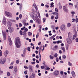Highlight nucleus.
Instances as JSON below:
<instances>
[{
	"label": "nucleus",
	"mask_w": 78,
	"mask_h": 78,
	"mask_svg": "<svg viewBox=\"0 0 78 78\" xmlns=\"http://www.w3.org/2000/svg\"><path fill=\"white\" fill-rule=\"evenodd\" d=\"M16 41L15 42V44L16 45V48H19L20 46H22V44H21V42L20 40V38L19 37H17L16 38Z\"/></svg>",
	"instance_id": "nucleus-1"
},
{
	"label": "nucleus",
	"mask_w": 78,
	"mask_h": 78,
	"mask_svg": "<svg viewBox=\"0 0 78 78\" xmlns=\"http://www.w3.org/2000/svg\"><path fill=\"white\" fill-rule=\"evenodd\" d=\"M5 14L7 15L8 17H12V15L10 12L5 11Z\"/></svg>",
	"instance_id": "nucleus-2"
},
{
	"label": "nucleus",
	"mask_w": 78,
	"mask_h": 78,
	"mask_svg": "<svg viewBox=\"0 0 78 78\" xmlns=\"http://www.w3.org/2000/svg\"><path fill=\"white\" fill-rule=\"evenodd\" d=\"M60 29L62 31H65L66 30V26L64 24H62L60 27Z\"/></svg>",
	"instance_id": "nucleus-3"
},
{
	"label": "nucleus",
	"mask_w": 78,
	"mask_h": 78,
	"mask_svg": "<svg viewBox=\"0 0 78 78\" xmlns=\"http://www.w3.org/2000/svg\"><path fill=\"white\" fill-rule=\"evenodd\" d=\"M28 69L30 72H33V66L31 65H29L28 67Z\"/></svg>",
	"instance_id": "nucleus-4"
},
{
	"label": "nucleus",
	"mask_w": 78,
	"mask_h": 78,
	"mask_svg": "<svg viewBox=\"0 0 78 78\" xmlns=\"http://www.w3.org/2000/svg\"><path fill=\"white\" fill-rule=\"evenodd\" d=\"M11 25H12V23H11V22L8 21L7 22V27L8 28H11Z\"/></svg>",
	"instance_id": "nucleus-5"
},
{
	"label": "nucleus",
	"mask_w": 78,
	"mask_h": 78,
	"mask_svg": "<svg viewBox=\"0 0 78 78\" xmlns=\"http://www.w3.org/2000/svg\"><path fill=\"white\" fill-rule=\"evenodd\" d=\"M63 9L66 12H68L69 10L67 8H66L65 6H64L63 7Z\"/></svg>",
	"instance_id": "nucleus-6"
},
{
	"label": "nucleus",
	"mask_w": 78,
	"mask_h": 78,
	"mask_svg": "<svg viewBox=\"0 0 78 78\" xmlns=\"http://www.w3.org/2000/svg\"><path fill=\"white\" fill-rule=\"evenodd\" d=\"M66 40L68 44H72V41L70 38H67Z\"/></svg>",
	"instance_id": "nucleus-7"
},
{
	"label": "nucleus",
	"mask_w": 78,
	"mask_h": 78,
	"mask_svg": "<svg viewBox=\"0 0 78 78\" xmlns=\"http://www.w3.org/2000/svg\"><path fill=\"white\" fill-rule=\"evenodd\" d=\"M54 75L55 76H58L59 75V71L56 70L54 72Z\"/></svg>",
	"instance_id": "nucleus-8"
},
{
	"label": "nucleus",
	"mask_w": 78,
	"mask_h": 78,
	"mask_svg": "<svg viewBox=\"0 0 78 78\" xmlns=\"http://www.w3.org/2000/svg\"><path fill=\"white\" fill-rule=\"evenodd\" d=\"M2 24L4 25H6V20L5 18H3L2 21Z\"/></svg>",
	"instance_id": "nucleus-9"
},
{
	"label": "nucleus",
	"mask_w": 78,
	"mask_h": 78,
	"mask_svg": "<svg viewBox=\"0 0 78 78\" xmlns=\"http://www.w3.org/2000/svg\"><path fill=\"white\" fill-rule=\"evenodd\" d=\"M6 62V58H2V64H5Z\"/></svg>",
	"instance_id": "nucleus-10"
},
{
	"label": "nucleus",
	"mask_w": 78,
	"mask_h": 78,
	"mask_svg": "<svg viewBox=\"0 0 78 78\" xmlns=\"http://www.w3.org/2000/svg\"><path fill=\"white\" fill-rule=\"evenodd\" d=\"M36 22L38 24H41V20L39 19V18H38L36 20Z\"/></svg>",
	"instance_id": "nucleus-11"
},
{
	"label": "nucleus",
	"mask_w": 78,
	"mask_h": 78,
	"mask_svg": "<svg viewBox=\"0 0 78 78\" xmlns=\"http://www.w3.org/2000/svg\"><path fill=\"white\" fill-rule=\"evenodd\" d=\"M9 31L10 33L13 32V31H14V28L13 27H11L10 29H9Z\"/></svg>",
	"instance_id": "nucleus-12"
},
{
	"label": "nucleus",
	"mask_w": 78,
	"mask_h": 78,
	"mask_svg": "<svg viewBox=\"0 0 78 78\" xmlns=\"http://www.w3.org/2000/svg\"><path fill=\"white\" fill-rule=\"evenodd\" d=\"M71 73L73 77H75V72H74V71H72L71 72Z\"/></svg>",
	"instance_id": "nucleus-13"
},
{
	"label": "nucleus",
	"mask_w": 78,
	"mask_h": 78,
	"mask_svg": "<svg viewBox=\"0 0 78 78\" xmlns=\"http://www.w3.org/2000/svg\"><path fill=\"white\" fill-rule=\"evenodd\" d=\"M3 37L4 38V40H6V35L5 33H3Z\"/></svg>",
	"instance_id": "nucleus-14"
},
{
	"label": "nucleus",
	"mask_w": 78,
	"mask_h": 78,
	"mask_svg": "<svg viewBox=\"0 0 78 78\" xmlns=\"http://www.w3.org/2000/svg\"><path fill=\"white\" fill-rule=\"evenodd\" d=\"M14 70L15 72H17L18 69H17V66L15 67Z\"/></svg>",
	"instance_id": "nucleus-15"
},
{
	"label": "nucleus",
	"mask_w": 78,
	"mask_h": 78,
	"mask_svg": "<svg viewBox=\"0 0 78 78\" xmlns=\"http://www.w3.org/2000/svg\"><path fill=\"white\" fill-rule=\"evenodd\" d=\"M38 17L37 16V15H36V16H35L34 17L33 19L34 20H36L37 19Z\"/></svg>",
	"instance_id": "nucleus-16"
},
{
	"label": "nucleus",
	"mask_w": 78,
	"mask_h": 78,
	"mask_svg": "<svg viewBox=\"0 0 78 78\" xmlns=\"http://www.w3.org/2000/svg\"><path fill=\"white\" fill-rule=\"evenodd\" d=\"M62 50H63L64 53L65 52V48L64 47H62L61 48Z\"/></svg>",
	"instance_id": "nucleus-17"
},
{
	"label": "nucleus",
	"mask_w": 78,
	"mask_h": 78,
	"mask_svg": "<svg viewBox=\"0 0 78 78\" xmlns=\"http://www.w3.org/2000/svg\"><path fill=\"white\" fill-rule=\"evenodd\" d=\"M41 30H42V27L40 26L39 27V32L40 33H41Z\"/></svg>",
	"instance_id": "nucleus-18"
},
{
	"label": "nucleus",
	"mask_w": 78,
	"mask_h": 78,
	"mask_svg": "<svg viewBox=\"0 0 78 78\" xmlns=\"http://www.w3.org/2000/svg\"><path fill=\"white\" fill-rule=\"evenodd\" d=\"M28 35L29 36H31L32 35V33L31 32H29L28 33Z\"/></svg>",
	"instance_id": "nucleus-19"
},
{
	"label": "nucleus",
	"mask_w": 78,
	"mask_h": 78,
	"mask_svg": "<svg viewBox=\"0 0 78 78\" xmlns=\"http://www.w3.org/2000/svg\"><path fill=\"white\" fill-rule=\"evenodd\" d=\"M71 26V24L70 23H67V27H70Z\"/></svg>",
	"instance_id": "nucleus-20"
},
{
	"label": "nucleus",
	"mask_w": 78,
	"mask_h": 78,
	"mask_svg": "<svg viewBox=\"0 0 78 78\" xmlns=\"http://www.w3.org/2000/svg\"><path fill=\"white\" fill-rule=\"evenodd\" d=\"M7 75L8 76H11V74L9 72L7 73Z\"/></svg>",
	"instance_id": "nucleus-21"
},
{
	"label": "nucleus",
	"mask_w": 78,
	"mask_h": 78,
	"mask_svg": "<svg viewBox=\"0 0 78 78\" xmlns=\"http://www.w3.org/2000/svg\"><path fill=\"white\" fill-rule=\"evenodd\" d=\"M75 38H76V35H74L73 37V40H75Z\"/></svg>",
	"instance_id": "nucleus-22"
},
{
	"label": "nucleus",
	"mask_w": 78,
	"mask_h": 78,
	"mask_svg": "<svg viewBox=\"0 0 78 78\" xmlns=\"http://www.w3.org/2000/svg\"><path fill=\"white\" fill-rule=\"evenodd\" d=\"M49 57L51 59H53L54 58V57L53 56H52L51 55H50Z\"/></svg>",
	"instance_id": "nucleus-23"
},
{
	"label": "nucleus",
	"mask_w": 78,
	"mask_h": 78,
	"mask_svg": "<svg viewBox=\"0 0 78 78\" xmlns=\"http://www.w3.org/2000/svg\"><path fill=\"white\" fill-rule=\"evenodd\" d=\"M68 64L69 66H72V64L69 62H68Z\"/></svg>",
	"instance_id": "nucleus-24"
},
{
	"label": "nucleus",
	"mask_w": 78,
	"mask_h": 78,
	"mask_svg": "<svg viewBox=\"0 0 78 78\" xmlns=\"http://www.w3.org/2000/svg\"><path fill=\"white\" fill-rule=\"evenodd\" d=\"M12 41H9V45H12Z\"/></svg>",
	"instance_id": "nucleus-25"
},
{
	"label": "nucleus",
	"mask_w": 78,
	"mask_h": 78,
	"mask_svg": "<svg viewBox=\"0 0 78 78\" xmlns=\"http://www.w3.org/2000/svg\"><path fill=\"white\" fill-rule=\"evenodd\" d=\"M29 25V24H28V23H24V26H27V25Z\"/></svg>",
	"instance_id": "nucleus-26"
},
{
	"label": "nucleus",
	"mask_w": 78,
	"mask_h": 78,
	"mask_svg": "<svg viewBox=\"0 0 78 78\" xmlns=\"http://www.w3.org/2000/svg\"><path fill=\"white\" fill-rule=\"evenodd\" d=\"M10 21H11V22H16V20H10Z\"/></svg>",
	"instance_id": "nucleus-27"
},
{
	"label": "nucleus",
	"mask_w": 78,
	"mask_h": 78,
	"mask_svg": "<svg viewBox=\"0 0 78 78\" xmlns=\"http://www.w3.org/2000/svg\"><path fill=\"white\" fill-rule=\"evenodd\" d=\"M26 48H25L23 51V54H25V51H26Z\"/></svg>",
	"instance_id": "nucleus-28"
},
{
	"label": "nucleus",
	"mask_w": 78,
	"mask_h": 78,
	"mask_svg": "<svg viewBox=\"0 0 78 78\" xmlns=\"http://www.w3.org/2000/svg\"><path fill=\"white\" fill-rule=\"evenodd\" d=\"M22 14H20L19 15V17L20 18V19H22Z\"/></svg>",
	"instance_id": "nucleus-29"
},
{
	"label": "nucleus",
	"mask_w": 78,
	"mask_h": 78,
	"mask_svg": "<svg viewBox=\"0 0 78 78\" xmlns=\"http://www.w3.org/2000/svg\"><path fill=\"white\" fill-rule=\"evenodd\" d=\"M27 34V32L25 31H24L23 33V35H26Z\"/></svg>",
	"instance_id": "nucleus-30"
},
{
	"label": "nucleus",
	"mask_w": 78,
	"mask_h": 78,
	"mask_svg": "<svg viewBox=\"0 0 78 78\" xmlns=\"http://www.w3.org/2000/svg\"><path fill=\"white\" fill-rule=\"evenodd\" d=\"M20 35H22L23 34V32H22V30H20Z\"/></svg>",
	"instance_id": "nucleus-31"
},
{
	"label": "nucleus",
	"mask_w": 78,
	"mask_h": 78,
	"mask_svg": "<svg viewBox=\"0 0 78 78\" xmlns=\"http://www.w3.org/2000/svg\"><path fill=\"white\" fill-rule=\"evenodd\" d=\"M16 64H19V60H17L16 61Z\"/></svg>",
	"instance_id": "nucleus-32"
},
{
	"label": "nucleus",
	"mask_w": 78,
	"mask_h": 78,
	"mask_svg": "<svg viewBox=\"0 0 78 78\" xmlns=\"http://www.w3.org/2000/svg\"><path fill=\"white\" fill-rule=\"evenodd\" d=\"M8 40H9V41H11V37H10V36L8 37Z\"/></svg>",
	"instance_id": "nucleus-33"
},
{
	"label": "nucleus",
	"mask_w": 78,
	"mask_h": 78,
	"mask_svg": "<svg viewBox=\"0 0 78 78\" xmlns=\"http://www.w3.org/2000/svg\"><path fill=\"white\" fill-rule=\"evenodd\" d=\"M13 67H14L13 66H10L9 67V69H13Z\"/></svg>",
	"instance_id": "nucleus-34"
},
{
	"label": "nucleus",
	"mask_w": 78,
	"mask_h": 78,
	"mask_svg": "<svg viewBox=\"0 0 78 78\" xmlns=\"http://www.w3.org/2000/svg\"><path fill=\"white\" fill-rule=\"evenodd\" d=\"M55 11L56 12H58V10L57 8H55Z\"/></svg>",
	"instance_id": "nucleus-35"
},
{
	"label": "nucleus",
	"mask_w": 78,
	"mask_h": 78,
	"mask_svg": "<svg viewBox=\"0 0 78 78\" xmlns=\"http://www.w3.org/2000/svg\"><path fill=\"white\" fill-rule=\"evenodd\" d=\"M34 8H35L36 10V11H37V6H36V5H35Z\"/></svg>",
	"instance_id": "nucleus-36"
},
{
	"label": "nucleus",
	"mask_w": 78,
	"mask_h": 78,
	"mask_svg": "<svg viewBox=\"0 0 78 78\" xmlns=\"http://www.w3.org/2000/svg\"><path fill=\"white\" fill-rule=\"evenodd\" d=\"M5 53L6 54H7V55L9 53V51H8V50H7L5 51Z\"/></svg>",
	"instance_id": "nucleus-37"
},
{
	"label": "nucleus",
	"mask_w": 78,
	"mask_h": 78,
	"mask_svg": "<svg viewBox=\"0 0 78 78\" xmlns=\"http://www.w3.org/2000/svg\"><path fill=\"white\" fill-rule=\"evenodd\" d=\"M62 58L64 59H66V55H63L62 56Z\"/></svg>",
	"instance_id": "nucleus-38"
},
{
	"label": "nucleus",
	"mask_w": 78,
	"mask_h": 78,
	"mask_svg": "<svg viewBox=\"0 0 78 78\" xmlns=\"http://www.w3.org/2000/svg\"><path fill=\"white\" fill-rule=\"evenodd\" d=\"M28 49H27V50H28V51H30L31 50H30V47H28Z\"/></svg>",
	"instance_id": "nucleus-39"
},
{
	"label": "nucleus",
	"mask_w": 78,
	"mask_h": 78,
	"mask_svg": "<svg viewBox=\"0 0 78 78\" xmlns=\"http://www.w3.org/2000/svg\"><path fill=\"white\" fill-rule=\"evenodd\" d=\"M54 56L55 57H58V54L57 53H55L54 55Z\"/></svg>",
	"instance_id": "nucleus-40"
},
{
	"label": "nucleus",
	"mask_w": 78,
	"mask_h": 78,
	"mask_svg": "<svg viewBox=\"0 0 78 78\" xmlns=\"http://www.w3.org/2000/svg\"><path fill=\"white\" fill-rule=\"evenodd\" d=\"M55 27L54 26H51V28H52V29H55Z\"/></svg>",
	"instance_id": "nucleus-41"
},
{
	"label": "nucleus",
	"mask_w": 78,
	"mask_h": 78,
	"mask_svg": "<svg viewBox=\"0 0 78 78\" xmlns=\"http://www.w3.org/2000/svg\"><path fill=\"white\" fill-rule=\"evenodd\" d=\"M38 37H39V34H37L36 35V39H37V38H38Z\"/></svg>",
	"instance_id": "nucleus-42"
},
{
	"label": "nucleus",
	"mask_w": 78,
	"mask_h": 78,
	"mask_svg": "<svg viewBox=\"0 0 78 78\" xmlns=\"http://www.w3.org/2000/svg\"><path fill=\"white\" fill-rule=\"evenodd\" d=\"M22 23H19V27H22Z\"/></svg>",
	"instance_id": "nucleus-43"
},
{
	"label": "nucleus",
	"mask_w": 78,
	"mask_h": 78,
	"mask_svg": "<svg viewBox=\"0 0 78 78\" xmlns=\"http://www.w3.org/2000/svg\"><path fill=\"white\" fill-rule=\"evenodd\" d=\"M28 28H25V29H24V31H25V32H27V31H28Z\"/></svg>",
	"instance_id": "nucleus-44"
},
{
	"label": "nucleus",
	"mask_w": 78,
	"mask_h": 78,
	"mask_svg": "<svg viewBox=\"0 0 78 78\" xmlns=\"http://www.w3.org/2000/svg\"><path fill=\"white\" fill-rule=\"evenodd\" d=\"M76 23H78V18H77L76 19Z\"/></svg>",
	"instance_id": "nucleus-45"
},
{
	"label": "nucleus",
	"mask_w": 78,
	"mask_h": 78,
	"mask_svg": "<svg viewBox=\"0 0 78 78\" xmlns=\"http://www.w3.org/2000/svg\"><path fill=\"white\" fill-rule=\"evenodd\" d=\"M56 62H58V61H59V58H56Z\"/></svg>",
	"instance_id": "nucleus-46"
},
{
	"label": "nucleus",
	"mask_w": 78,
	"mask_h": 78,
	"mask_svg": "<svg viewBox=\"0 0 78 78\" xmlns=\"http://www.w3.org/2000/svg\"><path fill=\"white\" fill-rule=\"evenodd\" d=\"M20 9H22V4H21V5H20Z\"/></svg>",
	"instance_id": "nucleus-47"
},
{
	"label": "nucleus",
	"mask_w": 78,
	"mask_h": 78,
	"mask_svg": "<svg viewBox=\"0 0 78 78\" xmlns=\"http://www.w3.org/2000/svg\"><path fill=\"white\" fill-rule=\"evenodd\" d=\"M14 62H12L11 63V64H10V66H12V65H13V64H14Z\"/></svg>",
	"instance_id": "nucleus-48"
},
{
	"label": "nucleus",
	"mask_w": 78,
	"mask_h": 78,
	"mask_svg": "<svg viewBox=\"0 0 78 78\" xmlns=\"http://www.w3.org/2000/svg\"><path fill=\"white\" fill-rule=\"evenodd\" d=\"M36 63V62H31V64H35Z\"/></svg>",
	"instance_id": "nucleus-49"
},
{
	"label": "nucleus",
	"mask_w": 78,
	"mask_h": 78,
	"mask_svg": "<svg viewBox=\"0 0 78 78\" xmlns=\"http://www.w3.org/2000/svg\"><path fill=\"white\" fill-rule=\"evenodd\" d=\"M24 74L25 75H27V71H24Z\"/></svg>",
	"instance_id": "nucleus-50"
},
{
	"label": "nucleus",
	"mask_w": 78,
	"mask_h": 78,
	"mask_svg": "<svg viewBox=\"0 0 78 78\" xmlns=\"http://www.w3.org/2000/svg\"><path fill=\"white\" fill-rule=\"evenodd\" d=\"M59 9H62V6L60 5L59 7Z\"/></svg>",
	"instance_id": "nucleus-51"
},
{
	"label": "nucleus",
	"mask_w": 78,
	"mask_h": 78,
	"mask_svg": "<svg viewBox=\"0 0 78 78\" xmlns=\"http://www.w3.org/2000/svg\"><path fill=\"white\" fill-rule=\"evenodd\" d=\"M24 67L25 69H28V67L27 66H24Z\"/></svg>",
	"instance_id": "nucleus-52"
},
{
	"label": "nucleus",
	"mask_w": 78,
	"mask_h": 78,
	"mask_svg": "<svg viewBox=\"0 0 78 78\" xmlns=\"http://www.w3.org/2000/svg\"><path fill=\"white\" fill-rule=\"evenodd\" d=\"M41 69H44V66H41Z\"/></svg>",
	"instance_id": "nucleus-53"
},
{
	"label": "nucleus",
	"mask_w": 78,
	"mask_h": 78,
	"mask_svg": "<svg viewBox=\"0 0 78 78\" xmlns=\"http://www.w3.org/2000/svg\"><path fill=\"white\" fill-rule=\"evenodd\" d=\"M45 6L46 8H49V6L47 5H45Z\"/></svg>",
	"instance_id": "nucleus-54"
},
{
	"label": "nucleus",
	"mask_w": 78,
	"mask_h": 78,
	"mask_svg": "<svg viewBox=\"0 0 78 78\" xmlns=\"http://www.w3.org/2000/svg\"><path fill=\"white\" fill-rule=\"evenodd\" d=\"M2 58L0 59V64H2Z\"/></svg>",
	"instance_id": "nucleus-55"
},
{
	"label": "nucleus",
	"mask_w": 78,
	"mask_h": 78,
	"mask_svg": "<svg viewBox=\"0 0 78 78\" xmlns=\"http://www.w3.org/2000/svg\"><path fill=\"white\" fill-rule=\"evenodd\" d=\"M46 17H48V13H47L46 15Z\"/></svg>",
	"instance_id": "nucleus-56"
},
{
	"label": "nucleus",
	"mask_w": 78,
	"mask_h": 78,
	"mask_svg": "<svg viewBox=\"0 0 78 78\" xmlns=\"http://www.w3.org/2000/svg\"><path fill=\"white\" fill-rule=\"evenodd\" d=\"M60 74H61V75H63V71H62L60 72Z\"/></svg>",
	"instance_id": "nucleus-57"
},
{
	"label": "nucleus",
	"mask_w": 78,
	"mask_h": 78,
	"mask_svg": "<svg viewBox=\"0 0 78 78\" xmlns=\"http://www.w3.org/2000/svg\"><path fill=\"white\" fill-rule=\"evenodd\" d=\"M51 19H54V16H52L51 17Z\"/></svg>",
	"instance_id": "nucleus-58"
},
{
	"label": "nucleus",
	"mask_w": 78,
	"mask_h": 78,
	"mask_svg": "<svg viewBox=\"0 0 78 78\" xmlns=\"http://www.w3.org/2000/svg\"><path fill=\"white\" fill-rule=\"evenodd\" d=\"M46 70H50V68H49V67H48L47 68H46Z\"/></svg>",
	"instance_id": "nucleus-59"
},
{
	"label": "nucleus",
	"mask_w": 78,
	"mask_h": 78,
	"mask_svg": "<svg viewBox=\"0 0 78 78\" xmlns=\"http://www.w3.org/2000/svg\"><path fill=\"white\" fill-rule=\"evenodd\" d=\"M72 22H75V19H72Z\"/></svg>",
	"instance_id": "nucleus-60"
},
{
	"label": "nucleus",
	"mask_w": 78,
	"mask_h": 78,
	"mask_svg": "<svg viewBox=\"0 0 78 78\" xmlns=\"http://www.w3.org/2000/svg\"><path fill=\"white\" fill-rule=\"evenodd\" d=\"M76 42H78V38H76Z\"/></svg>",
	"instance_id": "nucleus-61"
},
{
	"label": "nucleus",
	"mask_w": 78,
	"mask_h": 78,
	"mask_svg": "<svg viewBox=\"0 0 78 78\" xmlns=\"http://www.w3.org/2000/svg\"><path fill=\"white\" fill-rule=\"evenodd\" d=\"M36 62L37 63H39V61H38V60L37 59L36 60Z\"/></svg>",
	"instance_id": "nucleus-62"
},
{
	"label": "nucleus",
	"mask_w": 78,
	"mask_h": 78,
	"mask_svg": "<svg viewBox=\"0 0 78 78\" xmlns=\"http://www.w3.org/2000/svg\"><path fill=\"white\" fill-rule=\"evenodd\" d=\"M36 67L37 68H39V65L37 64L36 66Z\"/></svg>",
	"instance_id": "nucleus-63"
},
{
	"label": "nucleus",
	"mask_w": 78,
	"mask_h": 78,
	"mask_svg": "<svg viewBox=\"0 0 78 78\" xmlns=\"http://www.w3.org/2000/svg\"><path fill=\"white\" fill-rule=\"evenodd\" d=\"M55 16H58V12L56 13L55 14Z\"/></svg>",
	"instance_id": "nucleus-64"
}]
</instances>
